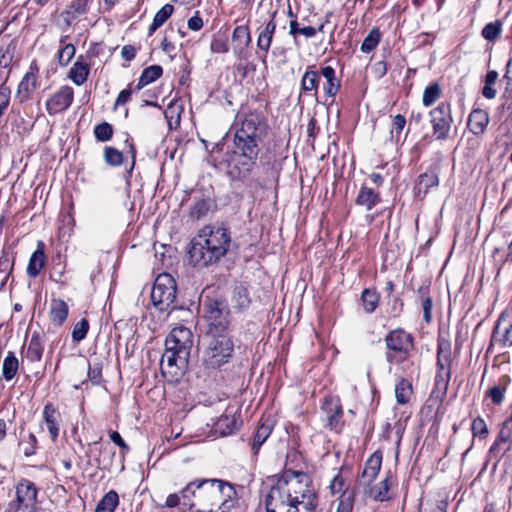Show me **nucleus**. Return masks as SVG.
Wrapping results in <instances>:
<instances>
[{
    "instance_id": "nucleus-1",
    "label": "nucleus",
    "mask_w": 512,
    "mask_h": 512,
    "mask_svg": "<svg viewBox=\"0 0 512 512\" xmlns=\"http://www.w3.org/2000/svg\"><path fill=\"white\" fill-rule=\"evenodd\" d=\"M269 485L267 512H315L317 495L308 474L287 470L271 479Z\"/></svg>"
},
{
    "instance_id": "nucleus-2",
    "label": "nucleus",
    "mask_w": 512,
    "mask_h": 512,
    "mask_svg": "<svg viewBox=\"0 0 512 512\" xmlns=\"http://www.w3.org/2000/svg\"><path fill=\"white\" fill-rule=\"evenodd\" d=\"M233 129L234 150L230 163L239 174L245 175L251 171L259 154V143L266 129L264 117L256 111L238 114Z\"/></svg>"
},
{
    "instance_id": "nucleus-3",
    "label": "nucleus",
    "mask_w": 512,
    "mask_h": 512,
    "mask_svg": "<svg viewBox=\"0 0 512 512\" xmlns=\"http://www.w3.org/2000/svg\"><path fill=\"white\" fill-rule=\"evenodd\" d=\"M231 235L222 225H206L192 240L189 250L195 266L208 267L218 263L229 251Z\"/></svg>"
},
{
    "instance_id": "nucleus-4",
    "label": "nucleus",
    "mask_w": 512,
    "mask_h": 512,
    "mask_svg": "<svg viewBox=\"0 0 512 512\" xmlns=\"http://www.w3.org/2000/svg\"><path fill=\"white\" fill-rule=\"evenodd\" d=\"M192 346V331L183 325L174 327L165 340V351L160 362L162 374L171 378L182 375L187 367Z\"/></svg>"
},
{
    "instance_id": "nucleus-5",
    "label": "nucleus",
    "mask_w": 512,
    "mask_h": 512,
    "mask_svg": "<svg viewBox=\"0 0 512 512\" xmlns=\"http://www.w3.org/2000/svg\"><path fill=\"white\" fill-rule=\"evenodd\" d=\"M188 492L194 497V502L188 503L192 512H223L220 510L214 479L192 481L185 487V493Z\"/></svg>"
},
{
    "instance_id": "nucleus-6",
    "label": "nucleus",
    "mask_w": 512,
    "mask_h": 512,
    "mask_svg": "<svg viewBox=\"0 0 512 512\" xmlns=\"http://www.w3.org/2000/svg\"><path fill=\"white\" fill-rule=\"evenodd\" d=\"M234 351V343L226 334L209 335L203 351L202 362L208 369H217L229 362Z\"/></svg>"
},
{
    "instance_id": "nucleus-7",
    "label": "nucleus",
    "mask_w": 512,
    "mask_h": 512,
    "mask_svg": "<svg viewBox=\"0 0 512 512\" xmlns=\"http://www.w3.org/2000/svg\"><path fill=\"white\" fill-rule=\"evenodd\" d=\"M386 360L389 363H402L413 349V337L402 329H395L385 336Z\"/></svg>"
},
{
    "instance_id": "nucleus-8",
    "label": "nucleus",
    "mask_w": 512,
    "mask_h": 512,
    "mask_svg": "<svg viewBox=\"0 0 512 512\" xmlns=\"http://www.w3.org/2000/svg\"><path fill=\"white\" fill-rule=\"evenodd\" d=\"M176 294L177 288L174 278L167 273L158 275L151 291L153 305L160 311L174 309Z\"/></svg>"
},
{
    "instance_id": "nucleus-9",
    "label": "nucleus",
    "mask_w": 512,
    "mask_h": 512,
    "mask_svg": "<svg viewBox=\"0 0 512 512\" xmlns=\"http://www.w3.org/2000/svg\"><path fill=\"white\" fill-rule=\"evenodd\" d=\"M37 494L35 484L22 479L15 487V498L8 503L6 512H38Z\"/></svg>"
},
{
    "instance_id": "nucleus-10",
    "label": "nucleus",
    "mask_w": 512,
    "mask_h": 512,
    "mask_svg": "<svg viewBox=\"0 0 512 512\" xmlns=\"http://www.w3.org/2000/svg\"><path fill=\"white\" fill-rule=\"evenodd\" d=\"M204 312L209 324L208 334H224L230 323L227 305L220 300H208L204 303Z\"/></svg>"
},
{
    "instance_id": "nucleus-11",
    "label": "nucleus",
    "mask_w": 512,
    "mask_h": 512,
    "mask_svg": "<svg viewBox=\"0 0 512 512\" xmlns=\"http://www.w3.org/2000/svg\"><path fill=\"white\" fill-rule=\"evenodd\" d=\"M431 123L433 127V134L438 140H445L448 138L452 116L449 104L441 103L430 112Z\"/></svg>"
},
{
    "instance_id": "nucleus-12",
    "label": "nucleus",
    "mask_w": 512,
    "mask_h": 512,
    "mask_svg": "<svg viewBox=\"0 0 512 512\" xmlns=\"http://www.w3.org/2000/svg\"><path fill=\"white\" fill-rule=\"evenodd\" d=\"M287 25H289V32H315V29L310 26L298 28L297 20L291 10L288 13H274L264 32H275L276 29L285 30Z\"/></svg>"
},
{
    "instance_id": "nucleus-13",
    "label": "nucleus",
    "mask_w": 512,
    "mask_h": 512,
    "mask_svg": "<svg viewBox=\"0 0 512 512\" xmlns=\"http://www.w3.org/2000/svg\"><path fill=\"white\" fill-rule=\"evenodd\" d=\"M74 91L70 86H62L46 101V110L49 115H55L67 110L73 102Z\"/></svg>"
},
{
    "instance_id": "nucleus-14",
    "label": "nucleus",
    "mask_w": 512,
    "mask_h": 512,
    "mask_svg": "<svg viewBox=\"0 0 512 512\" xmlns=\"http://www.w3.org/2000/svg\"><path fill=\"white\" fill-rule=\"evenodd\" d=\"M492 342L501 347L512 346V318L506 311L501 313L496 322Z\"/></svg>"
},
{
    "instance_id": "nucleus-15",
    "label": "nucleus",
    "mask_w": 512,
    "mask_h": 512,
    "mask_svg": "<svg viewBox=\"0 0 512 512\" xmlns=\"http://www.w3.org/2000/svg\"><path fill=\"white\" fill-rule=\"evenodd\" d=\"M38 67L35 62L31 63L29 71L24 75L20 81L17 89V98L20 102H25L34 93L37 88V74Z\"/></svg>"
},
{
    "instance_id": "nucleus-16",
    "label": "nucleus",
    "mask_w": 512,
    "mask_h": 512,
    "mask_svg": "<svg viewBox=\"0 0 512 512\" xmlns=\"http://www.w3.org/2000/svg\"><path fill=\"white\" fill-rule=\"evenodd\" d=\"M382 465V455L374 452L366 461L359 484L369 486L378 476Z\"/></svg>"
},
{
    "instance_id": "nucleus-17",
    "label": "nucleus",
    "mask_w": 512,
    "mask_h": 512,
    "mask_svg": "<svg viewBox=\"0 0 512 512\" xmlns=\"http://www.w3.org/2000/svg\"><path fill=\"white\" fill-rule=\"evenodd\" d=\"M512 442V414L503 422L497 440L490 448L491 454L505 453L509 450V446L503 448L502 445Z\"/></svg>"
},
{
    "instance_id": "nucleus-18",
    "label": "nucleus",
    "mask_w": 512,
    "mask_h": 512,
    "mask_svg": "<svg viewBox=\"0 0 512 512\" xmlns=\"http://www.w3.org/2000/svg\"><path fill=\"white\" fill-rule=\"evenodd\" d=\"M381 202L380 193L371 187L362 185L359 193L355 199L357 206L362 207L366 211H371L375 206Z\"/></svg>"
},
{
    "instance_id": "nucleus-19",
    "label": "nucleus",
    "mask_w": 512,
    "mask_h": 512,
    "mask_svg": "<svg viewBox=\"0 0 512 512\" xmlns=\"http://www.w3.org/2000/svg\"><path fill=\"white\" fill-rule=\"evenodd\" d=\"M214 485L218 490L217 498L220 510H223V512H225L232 506L229 503L235 499L236 490L232 484L225 482L223 480L214 479Z\"/></svg>"
},
{
    "instance_id": "nucleus-20",
    "label": "nucleus",
    "mask_w": 512,
    "mask_h": 512,
    "mask_svg": "<svg viewBox=\"0 0 512 512\" xmlns=\"http://www.w3.org/2000/svg\"><path fill=\"white\" fill-rule=\"evenodd\" d=\"M489 123V115L482 109H474L468 118V128L475 134H482Z\"/></svg>"
},
{
    "instance_id": "nucleus-21",
    "label": "nucleus",
    "mask_w": 512,
    "mask_h": 512,
    "mask_svg": "<svg viewBox=\"0 0 512 512\" xmlns=\"http://www.w3.org/2000/svg\"><path fill=\"white\" fill-rule=\"evenodd\" d=\"M240 421L234 413L225 412L215 423V431L221 436L232 434L238 429Z\"/></svg>"
},
{
    "instance_id": "nucleus-22",
    "label": "nucleus",
    "mask_w": 512,
    "mask_h": 512,
    "mask_svg": "<svg viewBox=\"0 0 512 512\" xmlns=\"http://www.w3.org/2000/svg\"><path fill=\"white\" fill-rule=\"evenodd\" d=\"M89 72L90 65L79 57L72 65L68 77L75 85L80 86L87 81Z\"/></svg>"
},
{
    "instance_id": "nucleus-23",
    "label": "nucleus",
    "mask_w": 512,
    "mask_h": 512,
    "mask_svg": "<svg viewBox=\"0 0 512 512\" xmlns=\"http://www.w3.org/2000/svg\"><path fill=\"white\" fill-rule=\"evenodd\" d=\"M69 308L62 299H52L50 304L49 316L51 322L56 326H61L67 319Z\"/></svg>"
},
{
    "instance_id": "nucleus-24",
    "label": "nucleus",
    "mask_w": 512,
    "mask_h": 512,
    "mask_svg": "<svg viewBox=\"0 0 512 512\" xmlns=\"http://www.w3.org/2000/svg\"><path fill=\"white\" fill-rule=\"evenodd\" d=\"M439 184L438 176L433 171H427L418 177L415 185V193L418 197L425 196L430 188L437 187Z\"/></svg>"
},
{
    "instance_id": "nucleus-25",
    "label": "nucleus",
    "mask_w": 512,
    "mask_h": 512,
    "mask_svg": "<svg viewBox=\"0 0 512 512\" xmlns=\"http://www.w3.org/2000/svg\"><path fill=\"white\" fill-rule=\"evenodd\" d=\"M43 418L51 439L56 441L59 434L58 413L52 404H46L44 406Z\"/></svg>"
},
{
    "instance_id": "nucleus-26",
    "label": "nucleus",
    "mask_w": 512,
    "mask_h": 512,
    "mask_svg": "<svg viewBox=\"0 0 512 512\" xmlns=\"http://www.w3.org/2000/svg\"><path fill=\"white\" fill-rule=\"evenodd\" d=\"M44 351V342L39 332H34L28 344L26 357L31 362H39Z\"/></svg>"
},
{
    "instance_id": "nucleus-27",
    "label": "nucleus",
    "mask_w": 512,
    "mask_h": 512,
    "mask_svg": "<svg viewBox=\"0 0 512 512\" xmlns=\"http://www.w3.org/2000/svg\"><path fill=\"white\" fill-rule=\"evenodd\" d=\"M321 75L325 79L324 91L330 97H334L340 89V81L336 78L335 70L331 66L321 68Z\"/></svg>"
},
{
    "instance_id": "nucleus-28",
    "label": "nucleus",
    "mask_w": 512,
    "mask_h": 512,
    "mask_svg": "<svg viewBox=\"0 0 512 512\" xmlns=\"http://www.w3.org/2000/svg\"><path fill=\"white\" fill-rule=\"evenodd\" d=\"M45 259L43 244L39 243L38 248L33 252L28 262L27 273L30 277L34 278L40 273L45 265Z\"/></svg>"
},
{
    "instance_id": "nucleus-29",
    "label": "nucleus",
    "mask_w": 512,
    "mask_h": 512,
    "mask_svg": "<svg viewBox=\"0 0 512 512\" xmlns=\"http://www.w3.org/2000/svg\"><path fill=\"white\" fill-rule=\"evenodd\" d=\"M509 382L510 378L507 375H503L498 379L497 383L487 391V396L494 404L499 405L503 402Z\"/></svg>"
},
{
    "instance_id": "nucleus-30",
    "label": "nucleus",
    "mask_w": 512,
    "mask_h": 512,
    "mask_svg": "<svg viewBox=\"0 0 512 512\" xmlns=\"http://www.w3.org/2000/svg\"><path fill=\"white\" fill-rule=\"evenodd\" d=\"M162 73L163 69L159 65H152L145 68L138 80L137 89L140 90L150 83L156 81L162 75Z\"/></svg>"
},
{
    "instance_id": "nucleus-31",
    "label": "nucleus",
    "mask_w": 512,
    "mask_h": 512,
    "mask_svg": "<svg viewBox=\"0 0 512 512\" xmlns=\"http://www.w3.org/2000/svg\"><path fill=\"white\" fill-rule=\"evenodd\" d=\"M118 504V494L114 490H110L98 502L95 512H114Z\"/></svg>"
},
{
    "instance_id": "nucleus-32",
    "label": "nucleus",
    "mask_w": 512,
    "mask_h": 512,
    "mask_svg": "<svg viewBox=\"0 0 512 512\" xmlns=\"http://www.w3.org/2000/svg\"><path fill=\"white\" fill-rule=\"evenodd\" d=\"M19 367L18 359L13 352H8L2 365V375L6 381L12 380L17 374Z\"/></svg>"
},
{
    "instance_id": "nucleus-33",
    "label": "nucleus",
    "mask_w": 512,
    "mask_h": 512,
    "mask_svg": "<svg viewBox=\"0 0 512 512\" xmlns=\"http://www.w3.org/2000/svg\"><path fill=\"white\" fill-rule=\"evenodd\" d=\"M418 294L421 301L424 320L427 323H430L432 320V299L429 294V287L421 286L418 289Z\"/></svg>"
},
{
    "instance_id": "nucleus-34",
    "label": "nucleus",
    "mask_w": 512,
    "mask_h": 512,
    "mask_svg": "<svg viewBox=\"0 0 512 512\" xmlns=\"http://www.w3.org/2000/svg\"><path fill=\"white\" fill-rule=\"evenodd\" d=\"M379 299V294L376 292L375 289H364L361 295L364 310L367 313L374 312L379 304Z\"/></svg>"
},
{
    "instance_id": "nucleus-35",
    "label": "nucleus",
    "mask_w": 512,
    "mask_h": 512,
    "mask_svg": "<svg viewBox=\"0 0 512 512\" xmlns=\"http://www.w3.org/2000/svg\"><path fill=\"white\" fill-rule=\"evenodd\" d=\"M272 431V426L270 424H261L253 437L252 442V451L254 454H257L262 444L266 441Z\"/></svg>"
},
{
    "instance_id": "nucleus-36",
    "label": "nucleus",
    "mask_w": 512,
    "mask_h": 512,
    "mask_svg": "<svg viewBox=\"0 0 512 512\" xmlns=\"http://www.w3.org/2000/svg\"><path fill=\"white\" fill-rule=\"evenodd\" d=\"M174 7L171 4H165L154 16L153 22L151 23L148 32H154L160 26H162L169 17L173 14Z\"/></svg>"
},
{
    "instance_id": "nucleus-37",
    "label": "nucleus",
    "mask_w": 512,
    "mask_h": 512,
    "mask_svg": "<svg viewBox=\"0 0 512 512\" xmlns=\"http://www.w3.org/2000/svg\"><path fill=\"white\" fill-rule=\"evenodd\" d=\"M390 487H391V484L389 482V477H386L379 484H377L373 488H371L370 496L376 501H380V502L386 501L390 498V496H389Z\"/></svg>"
},
{
    "instance_id": "nucleus-38",
    "label": "nucleus",
    "mask_w": 512,
    "mask_h": 512,
    "mask_svg": "<svg viewBox=\"0 0 512 512\" xmlns=\"http://www.w3.org/2000/svg\"><path fill=\"white\" fill-rule=\"evenodd\" d=\"M318 73L316 71L308 70L304 73L301 81V88L305 92H314L316 96L318 90Z\"/></svg>"
},
{
    "instance_id": "nucleus-39",
    "label": "nucleus",
    "mask_w": 512,
    "mask_h": 512,
    "mask_svg": "<svg viewBox=\"0 0 512 512\" xmlns=\"http://www.w3.org/2000/svg\"><path fill=\"white\" fill-rule=\"evenodd\" d=\"M411 393L412 386L408 380L402 379L397 383L395 387V396L398 403L406 404L410 399Z\"/></svg>"
},
{
    "instance_id": "nucleus-40",
    "label": "nucleus",
    "mask_w": 512,
    "mask_h": 512,
    "mask_svg": "<svg viewBox=\"0 0 512 512\" xmlns=\"http://www.w3.org/2000/svg\"><path fill=\"white\" fill-rule=\"evenodd\" d=\"M327 404L332 405L330 411L327 413V416H326L328 426L331 429L337 430L342 425V422H341L342 407L338 403L333 404V403L327 402Z\"/></svg>"
},
{
    "instance_id": "nucleus-41",
    "label": "nucleus",
    "mask_w": 512,
    "mask_h": 512,
    "mask_svg": "<svg viewBox=\"0 0 512 512\" xmlns=\"http://www.w3.org/2000/svg\"><path fill=\"white\" fill-rule=\"evenodd\" d=\"M12 268H13V262L11 261L8 253L3 251L0 254V275H1L0 289L3 288L4 285L6 284L8 278L10 276V273L12 271Z\"/></svg>"
},
{
    "instance_id": "nucleus-42",
    "label": "nucleus",
    "mask_w": 512,
    "mask_h": 512,
    "mask_svg": "<svg viewBox=\"0 0 512 512\" xmlns=\"http://www.w3.org/2000/svg\"><path fill=\"white\" fill-rule=\"evenodd\" d=\"M181 112L182 107L180 105H175L173 103L169 104L168 107L166 108L164 115L170 129L179 126Z\"/></svg>"
},
{
    "instance_id": "nucleus-43",
    "label": "nucleus",
    "mask_w": 512,
    "mask_h": 512,
    "mask_svg": "<svg viewBox=\"0 0 512 512\" xmlns=\"http://www.w3.org/2000/svg\"><path fill=\"white\" fill-rule=\"evenodd\" d=\"M440 95L441 88L438 83H433L427 86L422 97L423 105L426 107L433 105L440 98Z\"/></svg>"
},
{
    "instance_id": "nucleus-44",
    "label": "nucleus",
    "mask_w": 512,
    "mask_h": 512,
    "mask_svg": "<svg viewBox=\"0 0 512 512\" xmlns=\"http://www.w3.org/2000/svg\"><path fill=\"white\" fill-rule=\"evenodd\" d=\"M232 302L234 303L235 307L239 309L248 307L250 304V298L247 289L243 286L235 287L233 291Z\"/></svg>"
},
{
    "instance_id": "nucleus-45",
    "label": "nucleus",
    "mask_w": 512,
    "mask_h": 512,
    "mask_svg": "<svg viewBox=\"0 0 512 512\" xmlns=\"http://www.w3.org/2000/svg\"><path fill=\"white\" fill-rule=\"evenodd\" d=\"M104 160L109 166H120L123 162V154L114 147L107 146L103 152Z\"/></svg>"
},
{
    "instance_id": "nucleus-46",
    "label": "nucleus",
    "mask_w": 512,
    "mask_h": 512,
    "mask_svg": "<svg viewBox=\"0 0 512 512\" xmlns=\"http://www.w3.org/2000/svg\"><path fill=\"white\" fill-rule=\"evenodd\" d=\"M94 135L99 142L109 141L113 136V127L107 122H102L95 126Z\"/></svg>"
},
{
    "instance_id": "nucleus-47",
    "label": "nucleus",
    "mask_w": 512,
    "mask_h": 512,
    "mask_svg": "<svg viewBox=\"0 0 512 512\" xmlns=\"http://www.w3.org/2000/svg\"><path fill=\"white\" fill-rule=\"evenodd\" d=\"M355 498V491H345L339 498L336 512H351Z\"/></svg>"
},
{
    "instance_id": "nucleus-48",
    "label": "nucleus",
    "mask_w": 512,
    "mask_h": 512,
    "mask_svg": "<svg viewBox=\"0 0 512 512\" xmlns=\"http://www.w3.org/2000/svg\"><path fill=\"white\" fill-rule=\"evenodd\" d=\"M88 330H89V322L87 319L83 318L80 321H78L73 327V331H72L73 341H75V342L82 341L86 337Z\"/></svg>"
},
{
    "instance_id": "nucleus-49",
    "label": "nucleus",
    "mask_w": 512,
    "mask_h": 512,
    "mask_svg": "<svg viewBox=\"0 0 512 512\" xmlns=\"http://www.w3.org/2000/svg\"><path fill=\"white\" fill-rule=\"evenodd\" d=\"M210 209V204L207 200L197 201L190 209V216L193 219H200L204 217Z\"/></svg>"
},
{
    "instance_id": "nucleus-50",
    "label": "nucleus",
    "mask_w": 512,
    "mask_h": 512,
    "mask_svg": "<svg viewBox=\"0 0 512 512\" xmlns=\"http://www.w3.org/2000/svg\"><path fill=\"white\" fill-rule=\"evenodd\" d=\"M211 50L215 53H224L228 50L227 34H216L211 42Z\"/></svg>"
},
{
    "instance_id": "nucleus-51",
    "label": "nucleus",
    "mask_w": 512,
    "mask_h": 512,
    "mask_svg": "<svg viewBox=\"0 0 512 512\" xmlns=\"http://www.w3.org/2000/svg\"><path fill=\"white\" fill-rule=\"evenodd\" d=\"M471 430L475 437H480L482 439L486 438L489 433L486 422L481 417H477L473 420Z\"/></svg>"
},
{
    "instance_id": "nucleus-52",
    "label": "nucleus",
    "mask_w": 512,
    "mask_h": 512,
    "mask_svg": "<svg viewBox=\"0 0 512 512\" xmlns=\"http://www.w3.org/2000/svg\"><path fill=\"white\" fill-rule=\"evenodd\" d=\"M37 439L34 434L30 433L27 439L20 442V447L26 457L32 456L36 453Z\"/></svg>"
},
{
    "instance_id": "nucleus-53",
    "label": "nucleus",
    "mask_w": 512,
    "mask_h": 512,
    "mask_svg": "<svg viewBox=\"0 0 512 512\" xmlns=\"http://www.w3.org/2000/svg\"><path fill=\"white\" fill-rule=\"evenodd\" d=\"M345 486H346V481H345L344 477L341 475V473H337L330 483V490H331L332 494L340 493L342 495L343 492L350 491V489L345 488ZM351 491H354V490L351 489Z\"/></svg>"
},
{
    "instance_id": "nucleus-54",
    "label": "nucleus",
    "mask_w": 512,
    "mask_h": 512,
    "mask_svg": "<svg viewBox=\"0 0 512 512\" xmlns=\"http://www.w3.org/2000/svg\"><path fill=\"white\" fill-rule=\"evenodd\" d=\"M75 55V47L73 44H65L58 51V60L61 65H67Z\"/></svg>"
},
{
    "instance_id": "nucleus-55",
    "label": "nucleus",
    "mask_w": 512,
    "mask_h": 512,
    "mask_svg": "<svg viewBox=\"0 0 512 512\" xmlns=\"http://www.w3.org/2000/svg\"><path fill=\"white\" fill-rule=\"evenodd\" d=\"M380 41V34H368L361 45V51L369 53L372 51Z\"/></svg>"
},
{
    "instance_id": "nucleus-56",
    "label": "nucleus",
    "mask_w": 512,
    "mask_h": 512,
    "mask_svg": "<svg viewBox=\"0 0 512 512\" xmlns=\"http://www.w3.org/2000/svg\"><path fill=\"white\" fill-rule=\"evenodd\" d=\"M406 124V119L403 115L397 114L393 118V124L391 129L392 137L399 138Z\"/></svg>"
},
{
    "instance_id": "nucleus-57",
    "label": "nucleus",
    "mask_w": 512,
    "mask_h": 512,
    "mask_svg": "<svg viewBox=\"0 0 512 512\" xmlns=\"http://www.w3.org/2000/svg\"><path fill=\"white\" fill-rule=\"evenodd\" d=\"M89 2L90 0H73L69 8L77 14H83L87 11Z\"/></svg>"
},
{
    "instance_id": "nucleus-58",
    "label": "nucleus",
    "mask_w": 512,
    "mask_h": 512,
    "mask_svg": "<svg viewBox=\"0 0 512 512\" xmlns=\"http://www.w3.org/2000/svg\"><path fill=\"white\" fill-rule=\"evenodd\" d=\"M387 64L384 61H378L372 66V72L377 78H382L387 73Z\"/></svg>"
},
{
    "instance_id": "nucleus-59",
    "label": "nucleus",
    "mask_w": 512,
    "mask_h": 512,
    "mask_svg": "<svg viewBox=\"0 0 512 512\" xmlns=\"http://www.w3.org/2000/svg\"><path fill=\"white\" fill-rule=\"evenodd\" d=\"M187 26L193 31H198L202 28L203 20L198 16V12L188 20Z\"/></svg>"
},
{
    "instance_id": "nucleus-60",
    "label": "nucleus",
    "mask_w": 512,
    "mask_h": 512,
    "mask_svg": "<svg viewBox=\"0 0 512 512\" xmlns=\"http://www.w3.org/2000/svg\"><path fill=\"white\" fill-rule=\"evenodd\" d=\"M130 98H131V90L130 89L122 90L119 93V95H118V97H117V99L115 101V105H114L115 108L118 107V106L126 104L130 100Z\"/></svg>"
},
{
    "instance_id": "nucleus-61",
    "label": "nucleus",
    "mask_w": 512,
    "mask_h": 512,
    "mask_svg": "<svg viewBox=\"0 0 512 512\" xmlns=\"http://www.w3.org/2000/svg\"><path fill=\"white\" fill-rule=\"evenodd\" d=\"M121 55L126 61H131L135 58L136 48L132 45H125L121 50Z\"/></svg>"
},
{
    "instance_id": "nucleus-62",
    "label": "nucleus",
    "mask_w": 512,
    "mask_h": 512,
    "mask_svg": "<svg viewBox=\"0 0 512 512\" xmlns=\"http://www.w3.org/2000/svg\"><path fill=\"white\" fill-rule=\"evenodd\" d=\"M272 40V34H259L258 36V46L267 51L270 47Z\"/></svg>"
},
{
    "instance_id": "nucleus-63",
    "label": "nucleus",
    "mask_w": 512,
    "mask_h": 512,
    "mask_svg": "<svg viewBox=\"0 0 512 512\" xmlns=\"http://www.w3.org/2000/svg\"><path fill=\"white\" fill-rule=\"evenodd\" d=\"M110 439L117 446H119V447H121V448H123L125 450L129 449L128 445L125 443V441L122 439L121 435L117 431H113L110 434Z\"/></svg>"
},
{
    "instance_id": "nucleus-64",
    "label": "nucleus",
    "mask_w": 512,
    "mask_h": 512,
    "mask_svg": "<svg viewBox=\"0 0 512 512\" xmlns=\"http://www.w3.org/2000/svg\"><path fill=\"white\" fill-rule=\"evenodd\" d=\"M421 512H446V503L440 502L436 505H432L431 507H425L421 510Z\"/></svg>"
}]
</instances>
